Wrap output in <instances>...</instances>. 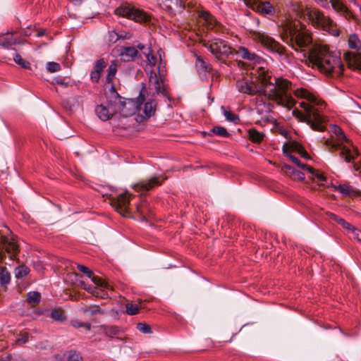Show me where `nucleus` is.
<instances>
[{
    "instance_id": "f03ea898",
    "label": "nucleus",
    "mask_w": 361,
    "mask_h": 361,
    "mask_svg": "<svg viewBox=\"0 0 361 361\" xmlns=\"http://www.w3.org/2000/svg\"><path fill=\"white\" fill-rule=\"evenodd\" d=\"M307 57L309 63L313 68L327 76L339 77L343 75V64L336 53L329 51L324 45H316L303 54Z\"/></svg>"
},
{
    "instance_id": "5701e85b",
    "label": "nucleus",
    "mask_w": 361,
    "mask_h": 361,
    "mask_svg": "<svg viewBox=\"0 0 361 361\" xmlns=\"http://www.w3.org/2000/svg\"><path fill=\"white\" fill-rule=\"evenodd\" d=\"M157 107V102L154 100H150L146 102L144 105L143 108V114H141V116L143 118H149L152 116H153L155 113Z\"/></svg>"
},
{
    "instance_id": "1a4fd4ad",
    "label": "nucleus",
    "mask_w": 361,
    "mask_h": 361,
    "mask_svg": "<svg viewBox=\"0 0 361 361\" xmlns=\"http://www.w3.org/2000/svg\"><path fill=\"white\" fill-rule=\"evenodd\" d=\"M115 13L120 16L126 17L139 23L149 25L152 21V17L149 14L130 6L122 5L116 9Z\"/></svg>"
},
{
    "instance_id": "603ef678",
    "label": "nucleus",
    "mask_w": 361,
    "mask_h": 361,
    "mask_svg": "<svg viewBox=\"0 0 361 361\" xmlns=\"http://www.w3.org/2000/svg\"><path fill=\"white\" fill-rule=\"evenodd\" d=\"M350 233V237L357 240L361 243V231L356 227H354L352 231L349 233Z\"/></svg>"
},
{
    "instance_id": "a19ab883",
    "label": "nucleus",
    "mask_w": 361,
    "mask_h": 361,
    "mask_svg": "<svg viewBox=\"0 0 361 361\" xmlns=\"http://www.w3.org/2000/svg\"><path fill=\"white\" fill-rule=\"evenodd\" d=\"M14 61L25 69L30 68V62L24 60L19 54H16L13 57Z\"/></svg>"
},
{
    "instance_id": "864d4df0",
    "label": "nucleus",
    "mask_w": 361,
    "mask_h": 361,
    "mask_svg": "<svg viewBox=\"0 0 361 361\" xmlns=\"http://www.w3.org/2000/svg\"><path fill=\"white\" fill-rule=\"evenodd\" d=\"M78 269L80 271L85 274L89 278H91L93 275V272L84 265L78 264Z\"/></svg>"
},
{
    "instance_id": "39448f33",
    "label": "nucleus",
    "mask_w": 361,
    "mask_h": 361,
    "mask_svg": "<svg viewBox=\"0 0 361 361\" xmlns=\"http://www.w3.org/2000/svg\"><path fill=\"white\" fill-rule=\"evenodd\" d=\"M334 133L337 137V141L334 142L329 139L325 141V145L329 147V151L334 152L340 150L339 156L347 163H351L359 154L357 149H350L343 145V142L350 143V140L345 136L343 130L338 126L334 127Z\"/></svg>"
},
{
    "instance_id": "f8f14e48",
    "label": "nucleus",
    "mask_w": 361,
    "mask_h": 361,
    "mask_svg": "<svg viewBox=\"0 0 361 361\" xmlns=\"http://www.w3.org/2000/svg\"><path fill=\"white\" fill-rule=\"evenodd\" d=\"M132 196L128 192L120 194L116 197H111L110 204L115 209V210L123 216H127L130 214L129 205L130 198Z\"/></svg>"
},
{
    "instance_id": "c9c22d12",
    "label": "nucleus",
    "mask_w": 361,
    "mask_h": 361,
    "mask_svg": "<svg viewBox=\"0 0 361 361\" xmlns=\"http://www.w3.org/2000/svg\"><path fill=\"white\" fill-rule=\"evenodd\" d=\"M81 287L90 292V293H92L94 295L97 296V297H100L102 298H105L106 295H107V294L104 292V290H101V294L99 293V290L97 288H93L89 284H86L85 282H81Z\"/></svg>"
},
{
    "instance_id": "6ab92c4d",
    "label": "nucleus",
    "mask_w": 361,
    "mask_h": 361,
    "mask_svg": "<svg viewBox=\"0 0 361 361\" xmlns=\"http://www.w3.org/2000/svg\"><path fill=\"white\" fill-rule=\"evenodd\" d=\"M107 63L104 59L97 60L90 73V80L92 82L97 83L99 81L101 74L106 67Z\"/></svg>"
},
{
    "instance_id": "4d7b16f0",
    "label": "nucleus",
    "mask_w": 361,
    "mask_h": 361,
    "mask_svg": "<svg viewBox=\"0 0 361 361\" xmlns=\"http://www.w3.org/2000/svg\"><path fill=\"white\" fill-rule=\"evenodd\" d=\"M283 168L286 169V172L293 178V176L294 175V172L296 171V169L287 164L284 165Z\"/></svg>"
},
{
    "instance_id": "a18cd8bd",
    "label": "nucleus",
    "mask_w": 361,
    "mask_h": 361,
    "mask_svg": "<svg viewBox=\"0 0 361 361\" xmlns=\"http://www.w3.org/2000/svg\"><path fill=\"white\" fill-rule=\"evenodd\" d=\"M47 69L50 73L58 72L61 70V65L56 62H48L47 63Z\"/></svg>"
},
{
    "instance_id": "f3484780",
    "label": "nucleus",
    "mask_w": 361,
    "mask_h": 361,
    "mask_svg": "<svg viewBox=\"0 0 361 361\" xmlns=\"http://www.w3.org/2000/svg\"><path fill=\"white\" fill-rule=\"evenodd\" d=\"M344 59L349 68L361 70V53L347 51L344 54Z\"/></svg>"
},
{
    "instance_id": "72a5a7b5",
    "label": "nucleus",
    "mask_w": 361,
    "mask_h": 361,
    "mask_svg": "<svg viewBox=\"0 0 361 361\" xmlns=\"http://www.w3.org/2000/svg\"><path fill=\"white\" fill-rule=\"evenodd\" d=\"M248 137L252 142L260 143L263 140L264 134L255 129H250L248 130Z\"/></svg>"
},
{
    "instance_id": "2eb2a0df",
    "label": "nucleus",
    "mask_w": 361,
    "mask_h": 361,
    "mask_svg": "<svg viewBox=\"0 0 361 361\" xmlns=\"http://www.w3.org/2000/svg\"><path fill=\"white\" fill-rule=\"evenodd\" d=\"M160 177H152L147 180H140L139 183L133 185V188L137 192L144 193L147 192L157 185H160L162 183Z\"/></svg>"
},
{
    "instance_id": "58836bf2",
    "label": "nucleus",
    "mask_w": 361,
    "mask_h": 361,
    "mask_svg": "<svg viewBox=\"0 0 361 361\" xmlns=\"http://www.w3.org/2000/svg\"><path fill=\"white\" fill-rule=\"evenodd\" d=\"M50 317L55 321H63L66 319L64 312L61 309H54L51 312Z\"/></svg>"
},
{
    "instance_id": "e433bc0d",
    "label": "nucleus",
    "mask_w": 361,
    "mask_h": 361,
    "mask_svg": "<svg viewBox=\"0 0 361 361\" xmlns=\"http://www.w3.org/2000/svg\"><path fill=\"white\" fill-rule=\"evenodd\" d=\"M11 276L6 267H0V283L1 286H6L10 283Z\"/></svg>"
},
{
    "instance_id": "20e7f679",
    "label": "nucleus",
    "mask_w": 361,
    "mask_h": 361,
    "mask_svg": "<svg viewBox=\"0 0 361 361\" xmlns=\"http://www.w3.org/2000/svg\"><path fill=\"white\" fill-rule=\"evenodd\" d=\"M281 37L295 51L304 54L305 49L312 43L310 35L301 31L300 23L295 22H288L283 26Z\"/></svg>"
},
{
    "instance_id": "7ed1b4c3",
    "label": "nucleus",
    "mask_w": 361,
    "mask_h": 361,
    "mask_svg": "<svg viewBox=\"0 0 361 361\" xmlns=\"http://www.w3.org/2000/svg\"><path fill=\"white\" fill-rule=\"evenodd\" d=\"M295 95L306 99L310 103L301 102L300 106L304 109V112L293 110V115L301 121L306 122L312 130L320 132L324 131L326 128L323 123L325 118L320 114V109L324 106V102L318 100L314 94L305 89L297 90Z\"/></svg>"
},
{
    "instance_id": "ea45409f",
    "label": "nucleus",
    "mask_w": 361,
    "mask_h": 361,
    "mask_svg": "<svg viewBox=\"0 0 361 361\" xmlns=\"http://www.w3.org/2000/svg\"><path fill=\"white\" fill-rule=\"evenodd\" d=\"M20 42L12 37V36L6 37L2 40H0V46L4 48L8 49L11 46L16 44H19Z\"/></svg>"
},
{
    "instance_id": "37998d69",
    "label": "nucleus",
    "mask_w": 361,
    "mask_h": 361,
    "mask_svg": "<svg viewBox=\"0 0 361 361\" xmlns=\"http://www.w3.org/2000/svg\"><path fill=\"white\" fill-rule=\"evenodd\" d=\"M126 313L129 315H135L139 313L140 307L137 305L128 302L126 305Z\"/></svg>"
},
{
    "instance_id": "bf43d9fd",
    "label": "nucleus",
    "mask_w": 361,
    "mask_h": 361,
    "mask_svg": "<svg viewBox=\"0 0 361 361\" xmlns=\"http://www.w3.org/2000/svg\"><path fill=\"white\" fill-rule=\"evenodd\" d=\"M73 326L75 327H81V326H84L85 327L87 330H90V328H91V324H89V323H79V322H74L73 324Z\"/></svg>"
},
{
    "instance_id": "f257e3e1",
    "label": "nucleus",
    "mask_w": 361,
    "mask_h": 361,
    "mask_svg": "<svg viewBox=\"0 0 361 361\" xmlns=\"http://www.w3.org/2000/svg\"><path fill=\"white\" fill-rule=\"evenodd\" d=\"M257 78L263 88V94L278 104L292 108L295 102L291 97L292 83L282 78H271L269 72L263 68L257 70Z\"/></svg>"
},
{
    "instance_id": "9d476101",
    "label": "nucleus",
    "mask_w": 361,
    "mask_h": 361,
    "mask_svg": "<svg viewBox=\"0 0 361 361\" xmlns=\"http://www.w3.org/2000/svg\"><path fill=\"white\" fill-rule=\"evenodd\" d=\"M252 38L255 41L259 42L264 48L269 51L277 53L279 55L285 54L286 48L276 42L274 38L258 32H254Z\"/></svg>"
},
{
    "instance_id": "2f4dec72",
    "label": "nucleus",
    "mask_w": 361,
    "mask_h": 361,
    "mask_svg": "<svg viewBox=\"0 0 361 361\" xmlns=\"http://www.w3.org/2000/svg\"><path fill=\"white\" fill-rule=\"evenodd\" d=\"M234 53L240 55L241 58L249 61H254L257 58L255 54L250 52L248 49L245 47H240L239 50Z\"/></svg>"
},
{
    "instance_id": "8fccbe9b",
    "label": "nucleus",
    "mask_w": 361,
    "mask_h": 361,
    "mask_svg": "<svg viewBox=\"0 0 361 361\" xmlns=\"http://www.w3.org/2000/svg\"><path fill=\"white\" fill-rule=\"evenodd\" d=\"M224 116L226 120L229 121L236 123V121L239 120V118L237 115L233 114L229 111H224Z\"/></svg>"
},
{
    "instance_id": "0eeeda50",
    "label": "nucleus",
    "mask_w": 361,
    "mask_h": 361,
    "mask_svg": "<svg viewBox=\"0 0 361 361\" xmlns=\"http://www.w3.org/2000/svg\"><path fill=\"white\" fill-rule=\"evenodd\" d=\"M305 15L314 27L327 31L334 36L339 35L336 25L329 16H324L319 9L316 8H307Z\"/></svg>"
},
{
    "instance_id": "7c9ffc66",
    "label": "nucleus",
    "mask_w": 361,
    "mask_h": 361,
    "mask_svg": "<svg viewBox=\"0 0 361 361\" xmlns=\"http://www.w3.org/2000/svg\"><path fill=\"white\" fill-rule=\"evenodd\" d=\"M348 46L350 49L358 51L361 49V41L355 34L349 36L348 40Z\"/></svg>"
},
{
    "instance_id": "c03bdc74",
    "label": "nucleus",
    "mask_w": 361,
    "mask_h": 361,
    "mask_svg": "<svg viewBox=\"0 0 361 361\" xmlns=\"http://www.w3.org/2000/svg\"><path fill=\"white\" fill-rule=\"evenodd\" d=\"M29 334L27 332H22L19 334L18 338L16 340L17 345L26 343L29 340Z\"/></svg>"
},
{
    "instance_id": "ddd939ff",
    "label": "nucleus",
    "mask_w": 361,
    "mask_h": 361,
    "mask_svg": "<svg viewBox=\"0 0 361 361\" xmlns=\"http://www.w3.org/2000/svg\"><path fill=\"white\" fill-rule=\"evenodd\" d=\"M95 113L101 120L104 121L109 120L114 114L117 113V107L115 105L114 99L109 100L107 106L97 105L95 108Z\"/></svg>"
},
{
    "instance_id": "774afa93",
    "label": "nucleus",
    "mask_w": 361,
    "mask_h": 361,
    "mask_svg": "<svg viewBox=\"0 0 361 361\" xmlns=\"http://www.w3.org/2000/svg\"><path fill=\"white\" fill-rule=\"evenodd\" d=\"M137 48L140 49V50H143L145 49V46L142 44H140L139 43L137 45Z\"/></svg>"
},
{
    "instance_id": "393cba45",
    "label": "nucleus",
    "mask_w": 361,
    "mask_h": 361,
    "mask_svg": "<svg viewBox=\"0 0 361 361\" xmlns=\"http://www.w3.org/2000/svg\"><path fill=\"white\" fill-rule=\"evenodd\" d=\"M118 70V61L116 60H114L111 62L108 69L107 74L106 77V82L109 84H111L113 80L115 78L116 73Z\"/></svg>"
},
{
    "instance_id": "412c9836",
    "label": "nucleus",
    "mask_w": 361,
    "mask_h": 361,
    "mask_svg": "<svg viewBox=\"0 0 361 361\" xmlns=\"http://www.w3.org/2000/svg\"><path fill=\"white\" fill-rule=\"evenodd\" d=\"M138 54L134 47H123L121 49V56L125 61H133Z\"/></svg>"
},
{
    "instance_id": "0e129e2a",
    "label": "nucleus",
    "mask_w": 361,
    "mask_h": 361,
    "mask_svg": "<svg viewBox=\"0 0 361 361\" xmlns=\"http://www.w3.org/2000/svg\"><path fill=\"white\" fill-rule=\"evenodd\" d=\"M322 6H326L328 3L327 0H316Z\"/></svg>"
},
{
    "instance_id": "4c0bfd02",
    "label": "nucleus",
    "mask_w": 361,
    "mask_h": 361,
    "mask_svg": "<svg viewBox=\"0 0 361 361\" xmlns=\"http://www.w3.org/2000/svg\"><path fill=\"white\" fill-rule=\"evenodd\" d=\"M29 272L30 269L27 267L25 265H21L16 268L15 276L17 279H22L26 275H27Z\"/></svg>"
},
{
    "instance_id": "13d9d810",
    "label": "nucleus",
    "mask_w": 361,
    "mask_h": 361,
    "mask_svg": "<svg viewBox=\"0 0 361 361\" xmlns=\"http://www.w3.org/2000/svg\"><path fill=\"white\" fill-rule=\"evenodd\" d=\"M117 332H118L117 328L113 327V326L107 328L106 330V334L109 335L110 336H113L116 335Z\"/></svg>"
},
{
    "instance_id": "4be33fe9",
    "label": "nucleus",
    "mask_w": 361,
    "mask_h": 361,
    "mask_svg": "<svg viewBox=\"0 0 361 361\" xmlns=\"http://www.w3.org/2000/svg\"><path fill=\"white\" fill-rule=\"evenodd\" d=\"M283 152L286 156H287L293 163L298 166L300 168L302 169H305L308 171L310 173H313L315 172V169H314L312 167L309 166L305 164H302L300 161L296 157L292 155L289 150L286 149L285 147L283 149Z\"/></svg>"
},
{
    "instance_id": "cd10ccee",
    "label": "nucleus",
    "mask_w": 361,
    "mask_h": 361,
    "mask_svg": "<svg viewBox=\"0 0 361 361\" xmlns=\"http://www.w3.org/2000/svg\"><path fill=\"white\" fill-rule=\"evenodd\" d=\"M330 3L331 4L332 8L341 13H343L345 16H349L350 14L348 8L344 5V4L341 0H330Z\"/></svg>"
},
{
    "instance_id": "680f3d73",
    "label": "nucleus",
    "mask_w": 361,
    "mask_h": 361,
    "mask_svg": "<svg viewBox=\"0 0 361 361\" xmlns=\"http://www.w3.org/2000/svg\"><path fill=\"white\" fill-rule=\"evenodd\" d=\"M353 168H354L355 171H359L361 173V161L357 164L354 163Z\"/></svg>"
},
{
    "instance_id": "c85d7f7f",
    "label": "nucleus",
    "mask_w": 361,
    "mask_h": 361,
    "mask_svg": "<svg viewBox=\"0 0 361 361\" xmlns=\"http://www.w3.org/2000/svg\"><path fill=\"white\" fill-rule=\"evenodd\" d=\"M200 17L205 20L209 29H214L216 24L215 18L207 11H202L200 14Z\"/></svg>"
},
{
    "instance_id": "473e14b6",
    "label": "nucleus",
    "mask_w": 361,
    "mask_h": 361,
    "mask_svg": "<svg viewBox=\"0 0 361 361\" xmlns=\"http://www.w3.org/2000/svg\"><path fill=\"white\" fill-rule=\"evenodd\" d=\"M41 300V295L39 293L33 291L27 293V302L32 307L38 305Z\"/></svg>"
},
{
    "instance_id": "09e8293b",
    "label": "nucleus",
    "mask_w": 361,
    "mask_h": 361,
    "mask_svg": "<svg viewBox=\"0 0 361 361\" xmlns=\"http://www.w3.org/2000/svg\"><path fill=\"white\" fill-rule=\"evenodd\" d=\"M84 312L88 315H94L97 313L101 312V309L98 306L86 307L84 309Z\"/></svg>"
},
{
    "instance_id": "f704fd0d",
    "label": "nucleus",
    "mask_w": 361,
    "mask_h": 361,
    "mask_svg": "<svg viewBox=\"0 0 361 361\" xmlns=\"http://www.w3.org/2000/svg\"><path fill=\"white\" fill-rule=\"evenodd\" d=\"M211 133H214V134L219 135L220 137H228L229 136V133L227 131V130L225 128L221 127V126L214 127L211 130L210 133L203 132L204 135H211Z\"/></svg>"
},
{
    "instance_id": "052dcab7",
    "label": "nucleus",
    "mask_w": 361,
    "mask_h": 361,
    "mask_svg": "<svg viewBox=\"0 0 361 361\" xmlns=\"http://www.w3.org/2000/svg\"><path fill=\"white\" fill-rule=\"evenodd\" d=\"M312 174L314 177H316L318 179V180H319V181H325L326 180V177L323 174L319 173L316 170H315V172Z\"/></svg>"
},
{
    "instance_id": "338daca9",
    "label": "nucleus",
    "mask_w": 361,
    "mask_h": 361,
    "mask_svg": "<svg viewBox=\"0 0 361 361\" xmlns=\"http://www.w3.org/2000/svg\"><path fill=\"white\" fill-rule=\"evenodd\" d=\"M247 5H252L255 3L256 0H243Z\"/></svg>"
},
{
    "instance_id": "aec40b11",
    "label": "nucleus",
    "mask_w": 361,
    "mask_h": 361,
    "mask_svg": "<svg viewBox=\"0 0 361 361\" xmlns=\"http://www.w3.org/2000/svg\"><path fill=\"white\" fill-rule=\"evenodd\" d=\"M334 190L338 191L341 194L350 197H360L361 191L359 190L355 189L353 186L349 184H340L338 185H332L331 186Z\"/></svg>"
},
{
    "instance_id": "6e6d98bb",
    "label": "nucleus",
    "mask_w": 361,
    "mask_h": 361,
    "mask_svg": "<svg viewBox=\"0 0 361 361\" xmlns=\"http://www.w3.org/2000/svg\"><path fill=\"white\" fill-rule=\"evenodd\" d=\"M293 179L302 180L305 179V174L302 172L296 170V171L294 172V175L293 176Z\"/></svg>"
},
{
    "instance_id": "dca6fc26",
    "label": "nucleus",
    "mask_w": 361,
    "mask_h": 361,
    "mask_svg": "<svg viewBox=\"0 0 361 361\" xmlns=\"http://www.w3.org/2000/svg\"><path fill=\"white\" fill-rule=\"evenodd\" d=\"M195 67L200 77L206 78L209 73H212L213 76L217 73V71L212 68L211 64L206 62L200 56L195 55Z\"/></svg>"
},
{
    "instance_id": "49530a36",
    "label": "nucleus",
    "mask_w": 361,
    "mask_h": 361,
    "mask_svg": "<svg viewBox=\"0 0 361 361\" xmlns=\"http://www.w3.org/2000/svg\"><path fill=\"white\" fill-rule=\"evenodd\" d=\"M120 38H128L126 35H118L117 32L115 31H111L109 32V43H115Z\"/></svg>"
},
{
    "instance_id": "69168bd1",
    "label": "nucleus",
    "mask_w": 361,
    "mask_h": 361,
    "mask_svg": "<svg viewBox=\"0 0 361 361\" xmlns=\"http://www.w3.org/2000/svg\"><path fill=\"white\" fill-rule=\"evenodd\" d=\"M44 34H45V30H40L37 31V32L36 34V37H39L43 36Z\"/></svg>"
},
{
    "instance_id": "a211bd4d",
    "label": "nucleus",
    "mask_w": 361,
    "mask_h": 361,
    "mask_svg": "<svg viewBox=\"0 0 361 361\" xmlns=\"http://www.w3.org/2000/svg\"><path fill=\"white\" fill-rule=\"evenodd\" d=\"M237 87L239 91L243 93L255 94L259 92L263 94V88L262 87L259 89V87L252 82L249 83L245 80L238 81Z\"/></svg>"
},
{
    "instance_id": "6e6552de",
    "label": "nucleus",
    "mask_w": 361,
    "mask_h": 361,
    "mask_svg": "<svg viewBox=\"0 0 361 361\" xmlns=\"http://www.w3.org/2000/svg\"><path fill=\"white\" fill-rule=\"evenodd\" d=\"M216 60L224 62L233 55L235 50L227 42L221 39H214L204 44Z\"/></svg>"
},
{
    "instance_id": "4468645a",
    "label": "nucleus",
    "mask_w": 361,
    "mask_h": 361,
    "mask_svg": "<svg viewBox=\"0 0 361 361\" xmlns=\"http://www.w3.org/2000/svg\"><path fill=\"white\" fill-rule=\"evenodd\" d=\"M149 85L154 89L157 94H161L164 97H169V92L164 82L162 76L159 77L155 72L152 71L149 77Z\"/></svg>"
},
{
    "instance_id": "5fc2aeb1",
    "label": "nucleus",
    "mask_w": 361,
    "mask_h": 361,
    "mask_svg": "<svg viewBox=\"0 0 361 361\" xmlns=\"http://www.w3.org/2000/svg\"><path fill=\"white\" fill-rule=\"evenodd\" d=\"M143 54L146 56L149 64L154 66L157 61V59L153 54L150 53V50H149L148 52H143Z\"/></svg>"
},
{
    "instance_id": "3c124183",
    "label": "nucleus",
    "mask_w": 361,
    "mask_h": 361,
    "mask_svg": "<svg viewBox=\"0 0 361 361\" xmlns=\"http://www.w3.org/2000/svg\"><path fill=\"white\" fill-rule=\"evenodd\" d=\"M68 361H81L82 357L76 352L70 351L67 356Z\"/></svg>"
},
{
    "instance_id": "9b49d317",
    "label": "nucleus",
    "mask_w": 361,
    "mask_h": 361,
    "mask_svg": "<svg viewBox=\"0 0 361 361\" xmlns=\"http://www.w3.org/2000/svg\"><path fill=\"white\" fill-rule=\"evenodd\" d=\"M19 251V246L13 238L0 235V262L5 258V252L9 255L11 259H14Z\"/></svg>"
},
{
    "instance_id": "bb28decb",
    "label": "nucleus",
    "mask_w": 361,
    "mask_h": 361,
    "mask_svg": "<svg viewBox=\"0 0 361 361\" xmlns=\"http://www.w3.org/2000/svg\"><path fill=\"white\" fill-rule=\"evenodd\" d=\"M257 11L264 14H272L274 13V8L269 1L260 2L257 5Z\"/></svg>"
},
{
    "instance_id": "de8ad7c7",
    "label": "nucleus",
    "mask_w": 361,
    "mask_h": 361,
    "mask_svg": "<svg viewBox=\"0 0 361 361\" xmlns=\"http://www.w3.org/2000/svg\"><path fill=\"white\" fill-rule=\"evenodd\" d=\"M137 329L143 334H150L152 332L151 326L145 323L137 324Z\"/></svg>"
},
{
    "instance_id": "79ce46f5",
    "label": "nucleus",
    "mask_w": 361,
    "mask_h": 361,
    "mask_svg": "<svg viewBox=\"0 0 361 361\" xmlns=\"http://www.w3.org/2000/svg\"><path fill=\"white\" fill-rule=\"evenodd\" d=\"M91 279H92V282L95 285H97L101 288H106V289L109 288V285L106 282H105L102 279H101L100 277L94 276V274H93L92 276L91 277Z\"/></svg>"
},
{
    "instance_id": "e2e57ef3",
    "label": "nucleus",
    "mask_w": 361,
    "mask_h": 361,
    "mask_svg": "<svg viewBox=\"0 0 361 361\" xmlns=\"http://www.w3.org/2000/svg\"><path fill=\"white\" fill-rule=\"evenodd\" d=\"M55 82H56V84L61 85H64V86H68V83H67V82H65L63 81V79H61V78H56V79L55 80Z\"/></svg>"
},
{
    "instance_id": "b1692460",
    "label": "nucleus",
    "mask_w": 361,
    "mask_h": 361,
    "mask_svg": "<svg viewBox=\"0 0 361 361\" xmlns=\"http://www.w3.org/2000/svg\"><path fill=\"white\" fill-rule=\"evenodd\" d=\"M329 219L331 220H333L334 221L336 222L338 224H339L343 228L347 230L349 233L350 231L353 229L355 227L354 226L351 225L350 223L347 222L345 219L343 218L333 214L329 213L328 214Z\"/></svg>"
},
{
    "instance_id": "a878e982",
    "label": "nucleus",
    "mask_w": 361,
    "mask_h": 361,
    "mask_svg": "<svg viewBox=\"0 0 361 361\" xmlns=\"http://www.w3.org/2000/svg\"><path fill=\"white\" fill-rule=\"evenodd\" d=\"M289 148L291 151L298 153L302 157L306 159H310L308 153L300 143L297 142H293L290 144Z\"/></svg>"
},
{
    "instance_id": "423d86ee",
    "label": "nucleus",
    "mask_w": 361,
    "mask_h": 361,
    "mask_svg": "<svg viewBox=\"0 0 361 361\" xmlns=\"http://www.w3.org/2000/svg\"><path fill=\"white\" fill-rule=\"evenodd\" d=\"M111 99H114L115 105L117 107V112L119 111L125 117L133 115L140 111L141 106L145 99V96L140 92L139 97L136 99H128L123 101L114 86H112L111 90Z\"/></svg>"
},
{
    "instance_id": "c756f323",
    "label": "nucleus",
    "mask_w": 361,
    "mask_h": 361,
    "mask_svg": "<svg viewBox=\"0 0 361 361\" xmlns=\"http://www.w3.org/2000/svg\"><path fill=\"white\" fill-rule=\"evenodd\" d=\"M169 9H181L184 8L183 0H161Z\"/></svg>"
}]
</instances>
